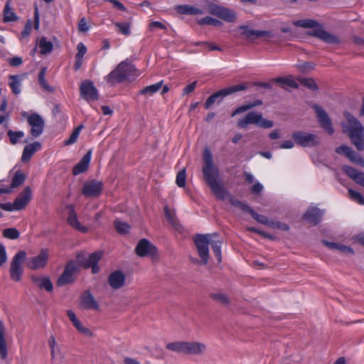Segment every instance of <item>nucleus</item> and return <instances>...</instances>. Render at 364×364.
<instances>
[{"instance_id":"1","label":"nucleus","mask_w":364,"mask_h":364,"mask_svg":"<svg viewBox=\"0 0 364 364\" xmlns=\"http://www.w3.org/2000/svg\"><path fill=\"white\" fill-rule=\"evenodd\" d=\"M203 160V166L202 168V173L203 179L210 188L212 193L217 199L224 200L225 198H228L229 202L233 206L250 214L258 223L269 226L270 222L266 216L257 213L247 203L232 198L230 192L224 186L222 181H220L219 168L214 164L213 155L208 148L204 151Z\"/></svg>"},{"instance_id":"2","label":"nucleus","mask_w":364,"mask_h":364,"mask_svg":"<svg viewBox=\"0 0 364 364\" xmlns=\"http://www.w3.org/2000/svg\"><path fill=\"white\" fill-rule=\"evenodd\" d=\"M277 85L281 89L289 88L299 89V85L309 90H320L323 87L318 85L313 78H299L295 80L292 76L278 77L270 80L269 82H245L240 85H232L223 88L218 91H244L251 89L273 90L274 85Z\"/></svg>"},{"instance_id":"3","label":"nucleus","mask_w":364,"mask_h":364,"mask_svg":"<svg viewBox=\"0 0 364 364\" xmlns=\"http://www.w3.org/2000/svg\"><path fill=\"white\" fill-rule=\"evenodd\" d=\"M219 235L217 232L211 234H196L194 238V242L196 246L198 255L201 258L202 263L207 264L209 259V248L211 245L213 251L217 257L218 262L222 260L221 245L222 241L218 238Z\"/></svg>"},{"instance_id":"4","label":"nucleus","mask_w":364,"mask_h":364,"mask_svg":"<svg viewBox=\"0 0 364 364\" xmlns=\"http://www.w3.org/2000/svg\"><path fill=\"white\" fill-rule=\"evenodd\" d=\"M140 75L138 69L129 60L119 63L116 68L105 77V80L111 87L119 84H129Z\"/></svg>"},{"instance_id":"5","label":"nucleus","mask_w":364,"mask_h":364,"mask_svg":"<svg viewBox=\"0 0 364 364\" xmlns=\"http://www.w3.org/2000/svg\"><path fill=\"white\" fill-rule=\"evenodd\" d=\"M294 25L306 28H314L309 31V36L318 38L321 41L328 44H340V39L335 35L325 31L323 26L313 19H301L294 22Z\"/></svg>"},{"instance_id":"6","label":"nucleus","mask_w":364,"mask_h":364,"mask_svg":"<svg viewBox=\"0 0 364 364\" xmlns=\"http://www.w3.org/2000/svg\"><path fill=\"white\" fill-rule=\"evenodd\" d=\"M170 351L186 355H200L205 353L207 347L203 343L198 341H174L166 345Z\"/></svg>"},{"instance_id":"7","label":"nucleus","mask_w":364,"mask_h":364,"mask_svg":"<svg viewBox=\"0 0 364 364\" xmlns=\"http://www.w3.org/2000/svg\"><path fill=\"white\" fill-rule=\"evenodd\" d=\"M346 117L349 123L348 132L352 144L358 151L364 150V127L352 114L346 113Z\"/></svg>"},{"instance_id":"8","label":"nucleus","mask_w":364,"mask_h":364,"mask_svg":"<svg viewBox=\"0 0 364 364\" xmlns=\"http://www.w3.org/2000/svg\"><path fill=\"white\" fill-rule=\"evenodd\" d=\"M248 124H256L263 129H269L274 126V122L264 119L262 113L250 112L243 119H240L237 122V127L241 129L246 128Z\"/></svg>"},{"instance_id":"9","label":"nucleus","mask_w":364,"mask_h":364,"mask_svg":"<svg viewBox=\"0 0 364 364\" xmlns=\"http://www.w3.org/2000/svg\"><path fill=\"white\" fill-rule=\"evenodd\" d=\"M205 10L210 14L216 16L228 22H234L237 18L234 11L214 3H209L205 7Z\"/></svg>"},{"instance_id":"10","label":"nucleus","mask_w":364,"mask_h":364,"mask_svg":"<svg viewBox=\"0 0 364 364\" xmlns=\"http://www.w3.org/2000/svg\"><path fill=\"white\" fill-rule=\"evenodd\" d=\"M27 123L31 127L30 134L34 137L40 136L45 129V120L39 114L34 112L27 117Z\"/></svg>"},{"instance_id":"11","label":"nucleus","mask_w":364,"mask_h":364,"mask_svg":"<svg viewBox=\"0 0 364 364\" xmlns=\"http://www.w3.org/2000/svg\"><path fill=\"white\" fill-rule=\"evenodd\" d=\"M26 256V252L21 250L18 252L12 259L9 272L11 278L14 281L18 282L21 279L23 269L21 267V264L25 259Z\"/></svg>"},{"instance_id":"12","label":"nucleus","mask_w":364,"mask_h":364,"mask_svg":"<svg viewBox=\"0 0 364 364\" xmlns=\"http://www.w3.org/2000/svg\"><path fill=\"white\" fill-rule=\"evenodd\" d=\"M295 143L302 147H313L318 144V136L304 132H295L292 134Z\"/></svg>"},{"instance_id":"13","label":"nucleus","mask_w":364,"mask_h":364,"mask_svg":"<svg viewBox=\"0 0 364 364\" xmlns=\"http://www.w3.org/2000/svg\"><path fill=\"white\" fill-rule=\"evenodd\" d=\"M135 252L139 257H151L155 259L158 256V250L147 239H141L135 247Z\"/></svg>"},{"instance_id":"14","label":"nucleus","mask_w":364,"mask_h":364,"mask_svg":"<svg viewBox=\"0 0 364 364\" xmlns=\"http://www.w3.org/2000/svg\"><path fill=\"white\" fill-rule=\"evenodd\" d=\"M104 184L102 181L90 180L86 181L82 188V194L87 198H97L100 196Z\"/></svg>"},{"instance_id":"15","label":"nucleus","mask_w":364,"mask_h":364,"mask_svg":"<svg viewBox=\"0 0 364 364\" xmlns=\"http://www.w3.org/2000/svg\"><path fill=\"white\" fill-rule=\"evenodd\" d=\"M312 107L316 112L318 122L322 129L328 134H333L334 129L332 126L331 119L326 112L318 105H314Z\"/></svg>"},{"instance_id":"16","label":"nucleus","mask_w":364,"mask_h":364,"mask_svg":"<svg viewBox=\"0 0 364 364\" xmlns=\"http://www.w3.org/2000/svg\"><path fill=\"white\" fill-rule=\"evenodd\" d=\"M48 260V252L46 249L41 250V252L35 257L28 259L26 267L32 270L43 268Z\"/></svg>"},{"instance_id":"17","label":"nucleus","mask_w":364,"mask_h":364,"mask_svg":"<svg viewBox=\"0 0 364 364\" xmlns=\"http://www.w3.org/2000/svg\"><path fill=\"white\" fill-rule=\"evenodd\" d=\"M75 264L73 261L69 262L67 264L63 274L58 279L57 285L59 287H62L65 284L73 283L75 280L73 278V274L75 273Z\"/></svg>"},{"instance_id":"18","label":"nucleus","mask_w":364,"mask_h":364,"mask_svg":"<svg viewBox=\"0 0 364 364\" xmlns=\"http://www.w3.org/2000/svg\"><path fill=\"white\" fill-rule=\"evenodd\" d=\"M239 29L242 31L241 36L250 41L262 36H270L269 31L253 30L248 26H240Z\"/></svg>"},{"instance_id":"19","label":"nucleus","mask_w":364,"mask_h":364,"mask_svg":"<svg viewBox=\"0 0 364 364\" xmlns=\"http://www.w3.org/2000/svg\"><path fill=\"white\" fill-rule=\"evenodd\" d=\"M31 199V189L29 186H26L22 192L16 197L14 201L16 210L23 209Z\"/></svg>"},{"instance_id":"20","label":"nucleus","mask_w":364,"mask_h":364,"mask_svg":"<svg viewBox=\"0 0 364 364\" xmlns=\"http://www.w3.org/2000/svg\"><path fill=\"white\" fill-rule=\"evenodd\" d=\"M323 211L316 207L309 208L304 214L303 218L314 225H318L322 218Z\"/></svg>"},{"instance_id":"21","label":"nucleus","mask_w":364,"mask_h":364,"mask_svg":"<svg viewBox=\"0 0 364 364\" xmlns=\"http://www.w3.org/2000/svg\"><path fill=\"white\" fill-rule=\"evenodd\" d=\"M67 208L69 210L68 223V224L74 228L75 229L82 232H87L88 231V228L80 225L77 220V214L75 210V208L73 205H67Z\"/></svg>"},{"instance_id":"22","label":"nucleus","mask_w":364,"mask_h":364,"mask_svg":"<svg viewBox=\"0 0 364 364\" xmlns=\"http://www.w3.org/2000/svg\"><path fill=\"white\" fill-rule=\"evenodd\" d=\"M108 283L114 289L122 287L125 283L124 274L119 270L112 272L109 276Z\"/></svg>"},{"instance_id":"23","label":"nucleus","mask_w":364,"mask_h":364,"mask_svg":"<svg viewBox=\"0 0 364 364\" xmlns=\"http://www.w3.org/2000/svg\"><path fill=\"white\" fill-rule=\"evenodd\" d=\"M102 256V252H95L92 254L87 255L85 269L91 268L93 274H97L100 272V268L97 263Z\"/></svg>"},{"instance_id":"24","label":"nucleus","mask_w":364,"mask_h":364,"mask_svg":"<svg viewBox=\"0 0 364 364\" xmlns=\"http://www.w3.org/2000/svg\"><path fill=\"white\" fill-rule=\"evenodd\" d=\"M42 144L39 141H34L24 146L21 156L23 162L28 161L32 156L41 149Z\"/></svg>"},{"instance_id":"25","label":"nucleus","mask_w":364,"mask_h":364,"mask_svg":"<svg viewBox=\"0 0 364 364\" xmlns=\"http://www.w3.org/2000/svg\"><path fill=\"white\" fill-rule=\"evenodd\" d=\"M92 151L89 150L82 158V159L73 167V174L76 176L86 171L88 168Z\"/></svg>"},{"instance_id":"26","label":"nucleus","mask_w":364,"mask_h":364,"mask_svg":"<svg viewBox=\"0 0 364 364\" xmlns=\"http://www.w3.org/2000/svg\"><path fill=\"white\" fill-rule=\"evenodd\" d=\"M343 170L356 183L364 187V172L358 171L356 168L348 165L344 166Z\"/></svg>"},{"instance_id":"27","label":"nucleus","mask_w":364,"mask_h":364,"mask_svg":"<svg viewBox=\"0 0 364 364\" xmlns=\"http://www.w3.org/2000/svg\"><path fill=\"white\" fill-rule=\"evenodd\" d=\"M321 242L323 245L326 246L330 250H337L338 252L346 255H354V250L349 246H346L337 242H328L326 240H321Z\"/></svg>"},{"instance_id":"28","label":"nucleus","mask_w":364,"mask_h":364,"mask_svg":"<svg viewBox=\"0 0 364 364\" xmlns=\"http://www.w3.org/2000/svg\"><path fill=\"white\" fill-rule=\"evenodd\" d=\"M81 305L86 309H99V305L89 291H86L81 296Z\"/></svg>"},{"instance_id":"29","label":"nucleus","mask_w":364,"mask_h":364,"mask_svg":"<svg viewBox=\"0 0 364 364\" xmlns=\"http://www.w3.org/2000/svg\"><path fill=\"white\" fill-rule=\"evenodd\" d=\"M32 282L36 284L40 289H44L48 292H51L53 289V284L48 277H39L35 275L31 276Z\"/></svg>"},{"instance_id":"30","label":"nucleus","mask_w":364,"mask_h":364,"mask_svg":"<svg viewBox=\"0 0 364 364\" xmlns=\"http://www.w3.org/2000/svg\"><path fill=\"white\" fill-rule=\"evenodd\" d=\"M5 334V326L3 322L0 320V357L1 359H5L7 357V347Z\"/></svg>"},{"instance_id":"31","label":"nucleus","mask_w":364,"mask_h":364,"mask_svg":"<svg viewBox=\"0 0 364 364\" xmlns=\"http://www.w3.org/2000/svg\"><path fill=\"white\" fill-rule=\"evenodd\" d=\"M38 46L40 48V53L41 55H47L50 53L53 48V43L48 41L46 37H41L39 39Z\"/></svg>"},{"instance_id":"32","label":"nucleus","mask_w":364,"mask_h":364,"mask_svg":"<svg viewBox=\"0 0 364 364\" xmlns=\"http://www.w3.org/2000/svg\"><path fill=\"white\" fill-rule=\"evenodd\" d=\"M262 105V101L261 100H256L252 102H249L246 104L242 105V106L237 107L232 114V116H235L236 114L244 112L247 110H249L255 107L259 106Z\"/></svg>"},{"instance_id":"33","label":"nucleus","mask_w":364,"mask_h":364,"mask_svg":"<svg viewBox=\"0 0 364 364\" xmlns=\"http://www.w3.org/2000/svg\"><path fill=\"white\" fill-rule=\"evenodd\" d=\"M18 19L16 14L13 11L10 6V1L8 0L6 3L4 9V22H10V21H16Z\"/></svg>"},{"instance_id":"34","label":"nucleus","mask_w":364,"mask_h":364,"mask_svg":"<svg viewBox=\"0 0 364 364\" xmlns=\"http://www.w3.org/2000/svg\"><path fill=\"white\" fill-rule=\"evenodd\" d=\"M164 213L166 219L169 222V223L172 225L173 228L178 230L181 228L180 223H178L175 213H171L168 206L164 207Z\"/></svg>"},{"instance_id":"35","label":"nucleus","mask_w":364,"mask_h":364,"mask_svg":"<svg viewBox=\"0 0 364 364\" xmlns=\"http://www.w3.org/2000/svg\"><path fill=\"white\" fill-rule=\"evenodd\" d=\"M26 175L21 171L18 170L16 171L12 178L11 188H14L20 186L23 183V182L26 180Z\"/></svg>"},{"instance_id":"36","label":"nucleus","mask_w":364,"mask_h":364,"mask_svg":"<svg viewBox=\"0 0 364 364\" xmlns=\"http://www.w3.org/2000/svg\"><path fill=\"white\" fill-rule=\"evenodd\" d=\"M160 89H162V91H169V90L174 89V87L171 86L169 87L167 85H163V80H161L155 84L145 87L141 91H159Z\"/></svg>"},{"instance_id":"37","label":"nucleus","mask_w":364,"mask_h":364,"mask_svg":"<svg viewBox=\"0 0 364 364\" xmlns=\"http://www.w3.org/2000/svg\"><path fill=\"white\" fill-rule=\"evenodd\" d=\"M210 297L215 301L224 306H228L230 303L228 296L223 293H211Z\"/></svg>"},{"instance_id":"38","label":"nucleus","mask_w":364,"mask_h":364,"mask_svg":"<svg viewBox=\"0 0 364 364\" xmlns=\"http://www.w3.org/2000/svg\"><path fill=\"white\" fill-rule=\"evenodd\" d=\"M82 128H83L82 124H80V125L77 126L76 128H75L74 130L73 131L72 134H70V137L64 141V145L69 146V145L75 144L77 141V138H78L80 133L81 130L82 129Z\"/></svg>"},{"instance_id":"39","label":"nucleus","mask_w":364,"mask_h":364,"mask_svg":"<svg viewBox=\"0 0 364 364\" xmlns=\"http://www.w3.org/2000/svg\"><path fill=\"white\" fill-rule=\"evenodd\" d=\"M47 71V68L43 67L41 68L38 77V83L41 85V88L46 90L47 91H52L50 87L47 83L46 80V74Z\"/></svg>"},{"instance_id":"40","label":"nucleus","mask_w":364,"mask_h":364,"mask_svg":"<svg viewBox=\"0 0 364 364\" xmlns=\"http://www.w3.org/2000/svg\"><path fill=\"white\" fill-rule=\"evenodd\" d=\"M231 92H214L211 96H210L205 103V109H208L219 97L222 99L223 97H225Z\"/></svg>"},{"instance_id":"41","label":"nucleus","mask_w":364,"mask_h":364,"mask_svg":"<svg viewBox=\"0 0 364 364\" xmlns=\"http://www.w3.org/2000/svg\"><path fill=\"white\" fill-rule=\"evenodd\" d=\"M23 77L19 75H11L9 77V85L12 91H18Z\"/></svg>"},{"instance_id":"42","label":"nucleus","mask_w":364,"mask_h":364,"mask_svg":"<svg viewBox=\"0 0 364 364\" xmlns=\"http://www.w3.org/2000/svg\"><path fill=\"white\" fill-rule=\"evenodd\" d=\"M7 135L9 137L11 144L14 145L18 143L19 139L23 137L24 133L22 131L14 132L10 129L7 132Z\"/></svg>"},{"instance_id":"43","label":"nucleus","mask_w":364,"mask_h":364,"mask_svg":"<svg viewBox=\"0 0 364 364\" xmlns=\"http://www.w3.org/2000/svg\"><path fill=\"white\" fill-rule=\"evenodd\" d=\"M114 226L117 231L122 235L127 233L130 229L129 225H128L127 223H123L118 220L114 222Z\"/></svg>"},{"instance_id":"44","label":"nucleus","mask_w":364,"mask_h":364,"mask_svg":"<svg viewBox=\"0 0 364 364\" xmlns=\"http://www.w3.org/2000/svg\"><path fill=\"white\" fill-rule=\"evenodd\" d=\"M198 24L200 25H212L215 26H222L223 23L217 20L215 18H213L210 16H206L205 18H203L198 21Z\"/></svg>"},{"instance_id":"45","label":"nucleus","mask_w":364,"mask_h":364,"mask_svg":"<svg viewBox=\"0 0 364 364\" xmlns=\"http://www.w3.org/2000/svg\"><path fill=\"white\" fill-rule=\"evenodd\" d=\"M73 324L80 333H81L88 337L93 336L92 332L89 328L82 326V324L78 319L77 321H75V322H73Z\"/></svg>"},{"instance_id":"46","label":"nucleus","mask_w":364,"mask_h":364,"mask_svg":"<svg viewBox=\"0 0 364 364\" xmlns=\"http://www.w3.org/2000/svg\"><path fill=\"white\" fill-rule=\"evenodd\" d=\"M335 151L340 155H343L349 159L353 154V150L347 145H341L337 147Z\"/></svg>"},{"instance_id":"47","label":"nucleus","mask_w":364,"mask_h":364,"mask_svg":"<svg viewBox=\"0 0 364 364\" xmlns=\"http://www.w3.org/2000/svg\"><path fill=\"white\" fill-rule=\"evenodd\" d=\"M3 235L6 238L15 240L19 237L20 232L17 229L11 228L4 229L3 231Z\"/></svg>"},{"instance_id":"48","label":"nucleus","mask_w":364,"mask_h":364,"mask_svg":"<svg viewBox=\"0 0 364 364\" xmlns=\"http://www.w3.org/2000/svg\"><path fill=\"white\" fill-rule=\"evenodd\" d=\"M348 194L351 200L360 205H364V197L359 192L350 188L348 189Z\"/></svg>"},{"instance_id":"49","label":"nucleus","mask_w":364,"mask_h":364,"mask_svg":"<svg viewBox=\"0 0 364 364\" xmlns=\"http://www.w3.org/2000/svg\"><path fill=\"white\" fill-rule=\"evenodd\" d=\"M99 98L98 92H80V99H83L87 102L98 100Z\"/></svg>"},{"instance_id":"50","label":"nucleus","mask_w":364,"mask_h":364,"mask_svg":"<svg viewBox=\"0 0 364 364\" xmlns=\"http://www.w3.org/2000/svg\"><path fill=\"white\" fill-rule=\"evenodd\" d=\"M186 179V169L183 168L177 173L176 183L177 184V186L178 187H181V188L185 187Z\"/></svg>"},{"instance_id":"51","label":"nucleus","mask_w":364,"mask_h":364,"mask_svg":"<svg viewBox=\"0 0 364 364\" xmlns=\"http://www.w3.org/2000/svg\"><path fill=\"white\" fill-rule=\"evenodd\" d=\"M115 26L118 28V31L125 36L130 34V24L128 23H114Z\"/></svg>"},{"instance_id":"52","label":"nucleus","mask_w":364,"mask_h":364,"mask_svg":"<svg viewBox=\"0 0 364 364\" xmlns=\"http://www.w3.org/2000/svg\"><path fill=\"white\" fill-rule=\"evenodd\" d=\"M80 91H97L94 83L90 80L82 82L80 86Z\"/></svg>"},{"instance_id":"53","label":"nucleus","mask_w":364,"mask_h":364,"mask_svg":"<svg viewBox=\"0 0 364 364\" xmlns=\"http://www.w3.org/2000/svg\"><path fill=\"white\" fill-rule=\"evenodd\" d=\"M349 159L352 162L360 166L361 167H364V159L359 154L356 153L355 151H353V154L351 155Z\"/></svg>"},{"instance_id":"54","label":"nucleus","mask_w":364,"mask_h":364,"mask_svg":"<svg viewBox=\"0 0 364 364\" xmlns=\"http://www.w3.org/2000/svg\"><path fill=\"white\" fill-rule=\"evenodd\" d=\"M269 226L273 228H277L285 231H288L289 230V226L287 224L277 221L270 222Z\"/></svg>"},{"instance_id":"55","label":"nucleus","mask_w":364,"mask_h":364,"mask_svg":"<svg viewBox=\"0 0 364 364\" xmlns=\"http://www.w3.org/2000/svg\"><path fill=\"white\" fill-rule=\"evenodd\" d=\"M77 53L75 55V58H83V56L87 52V48L82 43H79L77 46Z\"/></svg>"},{"instance_id":"56","label":"nucleus","mask_w":364,"mask_h":364,"mask_svg":"<svg viewBox=\"0 0 364 364\" xmlns=\"http://www.w3.org/2000/svg\"><path fill=\"white\" fill-rule=\"evenodd\" d=\"M31 28H32V21L28 20L25 25L23 31L21 32L22 37H23V38L28 37L31 34Z\"/></svg>"},{"instance_id":"57","label":"nucleus","mask_w":364,"mask_h":364,"mask_svg":"<svg viewBox=\"0 0 364 364\" xmlns=\"http://www.w3.org/2000/svg\"><path fill=\"white\" fill-rule=\"evenodd\" d=\"M190 5H178L176 6V11L181 14L189 15Z\"/></svg>"},{"instance_id":"58","label":"nucleus","mask_w":364,"mask_h":364,"mask_svg":"<svg viewBox=\"0 0 364 364\" xmlns=\"http://www.w3.org/2000/svg\"><path fill=\"white\" fill-rule=\"evenodd\" d=\"M86 258H87V255L86 254H85L83 252L78 253L77 257H76V260H77V264L80 266L85 268Z\"/></svg>"},{"instance_id":"59","label":"nucleus","mask_w":364,"mask_h":364,"mask_svg":"<svg viewBox=\"0 0 364 364\" xmlns=\"http://www.w3.org/2000/svg\"><path fill=\"white\" fill-rule=\"evenodd\" d=\"M202 83H200L198 81H193V82L187 85L184 88H183V91H193L196 88L201 89Z\"/></svg>"},{"instance_id":"60","label":"nucleus","mask_w":364,"mask_h":364,"mask_svg":"<svg viewBox=\"0 0 364 364\" xmlns=\"http://www.w3.org/2000/svg\"><path fill=\"white\" fill-rule=\"evenodd\" d=\"M9 65L12 67H18L23 63V60L21 57H14L9 59Z\"/></svg>"},{"instance_id":"61","label":"nucleus","mask_w":364,"mask_h":364,"mask_svg":"<svg viewBox=\"0 0 364 364\" xmlns=\"http://www.w3.org/2000/svg\"><path fill=\"white\" fill-rule=\"evenodd\" d=\"M314 68V65L310 62H303L299 65V68L301 70L306 72L313 70Z\"/></svg>"},{"instance_id":"62","label":"nucleus","mask_w":364,"mask_h":364,"mask_svg":"<svg viewBox=\"0 0 364 364\" xmlns=\"http://www.w3.org/2000/svg\"><path fill=\"white\" fill-rule=\"evenodd\" d=\"M6 259L5 247L0 243V266L3 265L6 262Z\"/></svg>"},{"instance_id":"63","label":"nucleus","mask_w":364,"mask_h":364,"mask_svg":"<svg viewBox=\"0 0 364 364\" xmlns=\"http://www.w3.org/2000/svg\"><path fill=\"white\" fill-rule=\"evenodd\" d=\"M78 29L81 32H85V31H88L89 26H87L85 18H82L79 21Z\"/></svg>"},{"instance_id":"64","label":"nucleus","mask_w":364,"mask_h":364,"mask_svg":"<svg viewBox=\"0 0 364 364\" xmlns=\"http://www.w3.org/2000/svg\"><path fill=\"white\" fill-rule=\"evenodd\" d=\"M205 13V11L203 9H198L193 6H190L189 15H203Z\"/></svg>"}]
</instances>
